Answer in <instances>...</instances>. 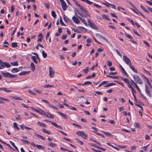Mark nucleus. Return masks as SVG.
I'll return each instance as SVG.
<instances>
[{"label":"nucleus","mask_w":152,"mask_h":152,"mask_svg":"<svg viewBox=\"0 0 152 152\" xmlns=\"http://www.w3.org/2000/svg\"><path fill=\"white\" fill-rule=\"evenodd\" d=\"M122 79L126 83L127 85L128 86V87L130 88L131 89L132 91V94L134 96V99L135 101H136L137 100V98L135 96L134 93H133V91H134L135 92H136L135 91L134 89L131 86V85L130 84V81L127 78H123Z\"/></svg>","instance_id":"1"},{"label":"nucleus","mask_w":152,"mask_h":152,"mask_svg":"<svg viewBox=\"0 0 152 152\" xmlns=\"http://www.w3.org/2000/svg\"><path fill=\"white\" fill-rule=\"evenodd\" d=\"M80 9L85 14V15H83L82 13H80L78 12V14L81 16L82 17L86 18L87 15H88L90 17H91V15H89L88 11L83 6H82Z\"/></svg>","instance_id":"2"},{"label":"nucleus","mask_w":152,"mask_h":152,"mask_svg":"<svg viewBox=\"0 0 152 152\" xmlns=\"http://www.w3.org/2000/svg\"><path fill=\"white\" fill-rule=\"evenodd\" d=\"M1 74L3 76L7 78H17L18 77L17 75H12L8 72H2Z\"/></svg>","instance_id":"3"},{"label":"nucleus","mask_w":152,"mask_h":152,"mask_svg":"<svg viewBox=\"0 0 152 152\" xmlns=\"http://www.w3.org/2000/svg\"><path fill=\"white\" fill-rule=\"evenodd\" d=\"M11 67L10 64L6 62H3L0 59V69L4 68L5 67L9 68Z\"/></svg>","instance_id":"4"},{"label":"nucleus","mask_w":152,"mask_h":152,"mask_svg":"<svg viewBox=\"0 0 152 152\" xmlns=\"http://www.w3.org/2000/svg\"><path fill=\"white\" fill-rule=\"evenodd\" d=\"M76 134L85 139H87L88 138L87 135L83 131H78L76 132Z\"/></svg>","instance_id":"5"},{"label":"nucleus","mask_w":152,"mask_h":152,"mask_svg":"<svg viewBox=\"0 0 152 152\" xmlns=\"http://www.w3.org/2000/svg\"><path fill=\"white\" fill-rule=\"evenodd\" d=\"M133 77L134 80L136 81L137 83L140 84L143 83L142 81L140 80V77L138 75H133Z\"/></svg>","instance_id":"6"},{"label":"nucleus","mask_w":152,"mask_h":152,"mask_svg":"<svg viewBox=\"0 0 152 152\" xmlns=\"http://www.w3.org/2000/svg\"><path fill=\"white\" fill-rule=\"evenodd\" d=\"M88 22L89 26L93 29L97 30L98 29V27L96 26L93 22H91L90 19H88Z\"/></svg>","instance_id":"7"},{"label":"nucleus","mask_w":152,"mask_h":152,"mask_svg":"<svg viewBox=\"0 0 152 152\" xmlns=\"http://www.w3.org/2000/svg\"><path fill=\"white\" fill-rule=\"evenodd\" d=\"M49 75L51 78H52L54 75L55 71L53 68L51 66L49 68Z\"/></svg>","instance_id":"8"},{"label":"nucleus","mask_w":152,"mask_h":152,"mask_svg":"<svg viewBox=\"0 0 152 152\" xmlns=\"http://www.w3.org/2000/svg\"><path fill=\"white\" fill-rule=\"evenodd\" d=\"M123 60L125 63L128 65H131V62L130 59L125 56H123Z\"/></svg>","instance_id":"9"},{"label":"nucleus","mask_w":152,"mask_h":152,"mask_svg":"<svg viewBox=\"0 0 152 152\" xmlns=\"http://www.w3.org/2000/svg\"><path fill=\"white\" fill-rule=\"evenodd\" d=\"M131 9L136 14H140L143 18H145V17L144 15L138 10L136 7L134 9L131 8Z\"/></svg>","instance_id":"10"},{"label":"nucleus","mask_w":152,"mask_h":152,"mask_svg":"<svg viewBox=\"0 0 152 152\" xmlns=\"http://www.w3.org/2000/svg\"><path fill=\"white\" fill-rule=\"evenodd\" d=\"M149 88L146 85H145V91L147 95L149 97H151V93L149 91Z\"/></svg>","instance_id":"11"},{"label":"nucleus","mask_w":152,"mask_h":152,"mask_svg":"<svg viewBox=\"0 0 152 152\" xmlns=\"http://www.w3.org/2000/svg\"><path fill=\"white\" fill-rule=\"evenodd\" d=\"M48 122L50 123L53 125L55 127L57 128H59L61 129H62V128L60 125H58L56 123L52 121H48Z\"/></svg>","instance_id":"12"},{"label":"nucleus","mask_w":152,"mask_h":152,"mask_svg":"<svg viewBox=\"0 0 152 152\" xmlns=\"http://www.w3.org/2000/svg\"><path fill=\"white\" fill-rule=\"evenodd\" d=\"M48 122L50 123L53 125L55 127L57 128H59L61 129H62V128L60 125H58L56 123L52 121H48Z\"/></svg>","instance_id":"13"},{"label":"nucleus","mask_w":152,"mask_h":152,"mask_svg":"<svg viewBox=\"0 0 152 152\" xmlns=\"http://www.w3.org/2000/svg\"><path fill=\"white\" fill-rule=\"evenodd\" d=\"M119 66L121 69V72L122 73H124V74L127 77H128V75L124 69L122 67V66L121 65L119 64Z\"/></svg>","instance_id":"14"},{"label":"nucleus","mask_w":152,"mask_h":152,"mask_svg":"<svg viewBox=\"0 0 152 152\" xmlns=\"http://www.w3.org/2000/svg\"><path fill=\"white\" fill-rule=\"evenodd\" d=\"M72 19L76 23L78 24L80 22V20H78V19L75 16H73L72 18Z\"/></svg>","instance_id":"15"},{"label":"nucleus","mask_w":152,"mask_h":152,"mask_svg":"<svg viewBox=\"0 0 152 152\" xmlns=\"http://www.w3.org/2000/svg\"><path fill=\"white\" fill-rule=\"evenodd\" d=\"M0 90H1L4 91L7 93H9L11 92V90H8L7 88H0Z\"/></svg>","instance_id":"16"},{"label":"nucleus","mask_w":152,"mask_h":152,"mask_svg":"<svg viewBox=\"0 0 152 152\" xmlns=\"http://www.w3.org/2000/svg\"><path fill=\"white\" fill-rule=\"evenodd\" d=\"M64 20L66 22H69L72 21V20L71 19H69L68 17L65 15H64Z\"/></svg>","instance_id":"17"},{"label":"nucleus","mask_w":152,"mask_h":152,"mask_svg":"<svg viewBox=\"0 0 152 152\" xmlns=\"http://www.w3.org/2000/svg\"><path fill=\"white\" fill-rule=\"evenodd\" d=\"M57 113L59 115H60L61 116L63 117L64 118L66 119H67V115H66L64 114V113H63L60 112L58 111V112H57Z\"/></svg>","instance_id":"18"},{"label":"nucleus","mask_w":152,"mask_h":152,"mask_svg":"<svg viewBox=\"0 0 152 152\" xmlns=\"http://www.w3.org/2000/svg\"><path fill=\"white\" fill-rule=\"evenodd\" d=\"M19 71H20L19 69L18 68H14L12 69L11 70V72H12L13 73H16V72H18Z\"/></svg>","instance_id":"19"},{"label":"nucleus","mask_w":152,"mask_h":152,"mask_svg":"<svg viewBox=\"0 0 152 152\" xmlns=\"http://www.w3.org/2000/svg\"><path fill=\"white\" fill-rule=\"evenodd\" d=\"M62 8L64 10H65L67 8V5L64 1L61 3Z\"/></svg>","instance_id":"20"},{"label":"nucleus","mask_w":152,"mask_h":152,"mask_svg":"<svg viewBox=\"0 0 152 152\" xmlns=\"http://www.w3.org/2000/svg\"><path fill=\"white\" fill-rule=\"evenodd\" d=\"M20 126V127L21 129L23 130V127L26 130H30L31 129V128L26 126L25 125H21Z\"/></svg>","instance_id":"21"},{"label":"nucleus","mask_w":152,"mask_h":152,"mask_svg":"<svg viewBox=\"0 0 152 152\" xmlns=\"http://www.w3.org/2000/svg\"><path fill=\"white\" fill-rule=\"evenodd\" d=\"M34 135L37 137L38 138H39V139H41L43 140H45V138L43 136H41L39 134H38L35 133Z\"/></svg>","instance_id":"22"},{"label":"nucleus","mask_w":152,"mask_h":152,"mask_svg":"<svg viewBox=\"0 0 152 152\" xmlns=\"http://www.w3.org/2000/svg\"><path fill=\"white\" fill-rule=\"evenodd\" d=\"M129 67L130 68L135 72L137 73L138 72L137 69L132 66L131 65H130Z\"/></svg>","instance_id":"23"},{"label":"nucleus","mask_w":152,"mask_h":152,"mask_svg":"<svg viewBox=\"0 0 152 152\" xmlns=\"http://www.w3.org/2000/svg\"><path fill=\"white\" fill-rule=\"evenodd\" d=\"M31 58L32 59L33 61L36 64L38 62H37V57L35 56H31Z\"/></svg>","instance_id":"24"},{"label":"nucleus","mask_w":152,"mask_h":152,"mask_svg":"<svg viewBox=\"0 0 152 152\" xmlns=\"http://www.w3.org/2000/svg\"><path fill=\"white\" fill-rule=\"evenodd\" d=\"M38 37H39V39L37 40V41L40 42H41L42 39V34L41 33L39 34Z\"/></svg>","instance_id":"25"},{"label":"nucleus","mask_w":152,"mask_h":152,"mask_svg":"<svg viewBox=\"0 0 152 152\" xmlns=\"http://www.w3.org/2000/svg\"><path fill=\"white\" fill-rule=\"evenodd\" d=\"M102 132L104 135H105L106 136H108L109 137H111L113 136V135H111V134L108 132H105L104 131H102Z\"/></svg>","instance_id":"26"},{"label":"nucleus","mask_w":152,"mask_h":152,"mask_svg":"<svg viewBox=\"0 0 152 152\" xmlns=\"http://www.w3.org/2000/svg\"><path fill=\"white\" fill-rule=\"evenodd\" d=\"M108 83V81H104L102 82L98 86V87H99L103 85L104 84H107Z\"/></svg>","instance_id":"27"},{"label":"nucleus","mask_w":152,"mask_h":152,"mask_svg":"<svg viewBox=\"0 0 152 152\" xmlns=\"http://www.w3.org/2000/svg\"><path fill=\"white\" fill-rule=\"evenodd\" d=\"M116 85L115 83H110L107 84V85L105 86L104 87H108L109 86H112L113 85Z\"/></svg>","instance_id":"28"},{"label":"nucleus","mask_w":152,"mask_h":152,"mask_svg":"<svg viewBox=\"0 0 152 152\" xmlns=\"http://www.w3.org/2000/svg\"><path fill=\"white\" fill-rule=\"evenodd\" d=\"M31 68L32 71H34L35 69V66L33 63L31 62Z\"/></svg>","instance_id":"29"},{"label":"nucleus","mask_w":152,"mask_h":152,"mask_svg":"<svg viewBox=\"0 0 152 152\" xmlns=\"http://www.w3.org/2000/svg\"><path fill=\"white\" fill-rule=\"evenodd\" d=\"M37 124L40 126L43 127H46V125L43 123L40 122H38Z\"/></svg>","instance_id":"30"},{"label":"nucleus","mask_w":152,"mask_h":152,"mask_svg":"<svg viewBox=\"0 0 152 152\" xmlns=\"http://www.w3.org/2000/svg\"><path fill=\"white\" fill-rule=\"evenodd\" d=\"M10 144L17 151H18V148L15 145V143L12 142V141H10Z\"/></svg>","instance_id":"31"},{"label":"nucleus","mask_w":152,"mask_h":152,"mask_svg":"<svg viewBox=\"0 0 152 152\" xmlns=\"http://www.w3.org/2000/svg\"><path fill=\"white\" fill-rule=\"evenodd\" d=\"M102 17L103 18H105V19L107 20H110L109 17H108V16L107 15H102Z\"/></svg>","instance_id":"32"},{"label":"nucleus","mask_w":152,"mask_h":152,"mask_svg":"<svg viewBox=\"0 0 152 152\" xmlns=\"http://www.w3.org/2000/svg\"><path fill=\"white\" fill-rule=\"evenodd\" d=\"M78 18H79V19H80L81 21L85 25H86L87 24V23H86V20L82 18H80V17H78Z\"/></svg>","instance_id":"33"},{"label":"nucleus","mask_w":152,"mask_h":152,"mask_svg":"<svg viewBox=\"0 0 152 152\" xmlns=\"http://www.w3.org/2000/svg\"><path fill=\"white\" fill-rule=\"evenodd\" d=\"M28 72L27 71H23L19 73V75H25L26 74H28Z\"/></svg>","instance_id":"34"},{"label":"nucleus","mask_w":152,"mask_h":152,"mask_svg":"<svg viewBox=\"0 0 152 152\" xmlns=\"http://www.w3.org/2000/svg\"><path fill=\"white\" fill-rule=\"evenodd\" d=\"M107 77H110L113 79H117L118 78V77L117 76H112L110 75H107Z\"/></svg>","instance_id":"35"},{"label":"nucleus","mask_w":152,"mask_h":152,"mask_svg":"<svg viewBox=\"0 0 152 152\" xmlns=\"http://www.w3.org/2000/svg\"><path fill=\"white\" fill-rule=\"evenodd\" d=\"M48 144L50 146L52 147H54L56 146V144H55V143H53L52 142H50V143H48Z\"/></svg>","instance_id":"36"},{"label":"nucleus","mask_w":152,"mask_h":152,"mask_svg":"<svg viewBox=\"0 0 152 152\" xmlns=\"http://www.w3.org/2000/svg\"><path fill=\"white\" fill-rule=\"evenodd\" d=\"M11 45L12 47L15 48L18 46L17 43L16 42H12L11 44Z\"/></svg>","instance_id":"37"},{"label":"nucleus","mask_w":152,"mask_h":152,"mask_svg":"<svg viewBox=\"0 0 152 152\" xmlns=\"http://www.w3.org/2000/svg\"><path fill=\"white\" fill-rule=\"evenodd\" d=\"M134 126L138 128H139L140 127V125L138 123L135 122L134 123Z\"/></svg>","instance_id":"38"},{"label":"nucleus","mask_w":152,"mask_h":152,"mask_svg":"<svg viewBox=\"0 0 152 152\" xmlns=\"http://www.w3.org/2000/svg\"><path fill=\"white\" fill-rule=\"evenodd\" d=\"M20 140L23 142V143L25 144H30V142L28 141L24 140L21 139Z\"/></svg>","instance_id":"39"},{"label":"nucleus","mask_w":152,"mask_h":152,"mask_svg":"<svg viewBox=\"0 0 152 152\" xmlns=\"http://www.w3.org/2000/svg\"><path fill=\"white\" fill-rule=\"evenodd\" d=\"M13 126L15 127V128L18 130H19L20 129V128L18 126L17 124L15 122L13 123Z\"/></svg>","instance_id":"40"},{"label":"nucleus","mask_w":152,"mask_h":152,"mask_svg":"<svg viewBox=\"0 0 152 152\" xmlns=\"http://www.w3.org/2000/svg\"><path fill=\"white\" fill-rule=\"evenodd\" d=\"M42 55L43 57L44 58H46V57H47V53H45L44 50H43L42 51Z\"/></svg>","instance_id":"41"},{"label":"nucleus","mask_w":152,"mask_h":152,"mask_svg":"<svg viewBox=\"0 0 152 152\" xmlns=\"http://www.w3.org/2000/svg\"><path fill=\"white\" fill-rule=\"evenodd\" d=\"M11 64L13 66H17L18 65V63L17 61H15L13 62H11Z\"/></svg>","instance_id":"42"},{"label":"nucleus","mask_w":152,"mask_h":152,"mask_svg":"<svg viewBox=\"0 0 152 152\" xmlns=\"http://www.w3.org/2000/svg\"><path fill=\"white\" fill-rule=\"evenodd\" d=\"M60 22L61 24L63 26H66V25L63 23L61 17H60Z\"/></svg>","instance_id":"43"},{"label":"nucleus","mask_w":152,"mask_h":152,"mask_svg":"<svg viewBox=\"0 0 152 152\" xmlns=\"http://www.w3.org/2000/svg\"><path fill=\"white\" fill-rule=\"evenodd\" d=\"M51 15L54 18H55L56 16L55 12L54 11H52L51 12Z\"/></svg>","instance_id":"44"},{"label":"nucleus","mask_w":152,"mask_h":152,"mask_svg":"<svg viewBox=\"0 0 152 152\" xmlns=\"http://www.w3.org/2000/svg\"><path fill=\"white\" fill-rule=\"evenodd\" d=\"M43 110H41V109H37V110H35V111H36L37 112L39 113L41 115L42 114V112Z\"/></svg>","instance_id":"45"},{"label":"nucleus","mask_w":152,"mask_h":152,"mask_svg":"<svg viewBox=\"0 0 152 152\" xmlns=\"http://www.w3.org/2000/svg\"><path fill=\"white\" fill-rule=\"evenodd\" d=\"M140 7H141V8H142V9L144 11H145V12H146L147 13H149V12L148 11H147L146 9L142 5H140Z\"/></svg>","instance_id":"46"},{"label":"nucleus","mask_w":152,"mask_h":152,"mask_svg":"<svg viewBox=\"0 0 152 152\" xmlns=\"http://www.w3.org/2000/svg\"><path fill=\"white\" fill-rule=\"evenodd\" d=\"M132 30H133V31L134 32V33L135 34H136V35H137V36H140V37H141V35H140V34H139L135 30H134V29H132Z\"/></svg>","instance_id":"47"},{"label":"nucleus","mask_w":152,"mask_h":152,"mask_svg":"<svg viewBox=\"0 0 152 152\" xmlns=\"http://www.w3.org/2000/svg\"><path fill=\"white\" fill-rule=\"evenodd\" d=\"M92 83L91 82L88 81L87 82H85L84 83L82 84L83 86H85V85H87V84H91Z\"/></svg>","instance_id":"48"},{"label":"nucleus","mask_w":152,"mask_h":152,"mask_svg":"<svg viewBox=\"0 0 152 152\" xmlns=\"http://www.w3.org/2000/svg\"><path fill=\"white\" fill-rule=\"evenodd\" d=\"M12 98L13 99H15V100H22V99L21 98H20L19 97H17L16 96H12Z\"/></svg>","instance_id":"49"},{"label":"nucleus","mask_w":152,"mask_h":152,"mask_svg":"<svg viewBox=\"0 0 152 152\" xmlns=\"http://www.w3.org/2000/svg\"><path fill=\"white\" fill-rule=\"evenodd\" d=\"M88 71V67H87L85 69L83 70V72H85V73H87Z\"/></svg>","instance_id":"50"},{"label":"nucleus","mask_w":152,"mask_h":152,"mask_svg":"<svg viewBox=\"0 0 152 152\" xmlns=\"http://www.w3.org/2000/svg\"><path fill=\"white\" fill-rule=\"evenodd\" d=\"M125 35L127 38H128L129 39H133V37L130 36L129 34H125Z\"/></svg>","instance_id":"51"},{"label":"nucleus","mask_w":152,"mask_h":152,"mask_svg":"<svg viewBox=\"0 0 152 152\" xmlns=\"http://www.w3.org/2000/svg\"><path fill=\"white\" fill-rule=\"evenodd\" d=\"M75 4L79 7L80 8L82 6L80 5L77 1L75 2Z\"/></svg>","instance_id":"52"},{"label":"nucleus","mask_w":152,"mask_h":152,"mask_svg":"<svg viewBox=\"0 0 152 152\" xmlns=\"http://www.w3.org/2000/svg\"><path fill=\"white\" fill-rule=\"evenodd\" d=\"M134 86H135L136 88L140 92H141V91H140V88H139V87H138V86H137V85L136 83H134Z\"/></svg>","instance_id":"53"},{"label":"nucleus","mask_w":152,"mask_h":152,"mask_svg":"<svg viewBox=\"0 0 152 152\" xmlns=\"http://www.w3.org/2000/svg\"><path fill=\"white\" fill-rule=\"evenodd\" d=\"M36 147H37L38 149H41L43 148L42 146L40 145H37Z\"/></svg>","instance_id":"54"},{"label":"nucleus","mask_w":152,"mask_h":152,"mask_svg":"<svg viewBox=\"0 0 152 152\" xmlns=\"http://www.w3.org/2000/svg\"><path fill=\"white\" fill-rule=\"evenodd\" d=\"M28 92L31 94H32V95H36V94L35 92H34L33 91H32L31 90H29L28 91Z\"/></svg>","instance_id":"55"},{"label":"nucleus","mask_w":152,"mask_h":152,"mask_svg":"<svg viewBox=\"0 0 152 152\" xmlns=\"http://www.w3.org/2000/svg\"><path fill=\"white\" fill-rule=\"evenodd\" d=\"M128 20L130 22H131L132 24L133 25H134V22L133 21V20L130 19V18H128Z\"/></svg>","instance_id":"56"},{"label":"nucleus","mask_w":152,"mask_h":152,"mask_svg":"<svg viewBox=\"0 0 152 152\" xmlns=\"http://www.w3.org/2000/svg\"><path fill=\"white\" fill-rule=\"evenodd\" d=\"M110 14L112 17H115V18H118V17L116 15H115L113 13H111Z\"/></svg>","instance_id":"57"},{"label":"nucleus","mask_w":152,"mask_h":152,"mask_svg":"<svg viewBox=\"0 0 152 152\" xmlns=\"http://www.w3.org/2000/svg\"><path fill=\"white\" fill-rule=\"evenodd\" d=\"M128 3L130 5L132 6V7L133 8H134L135 7L134 6V5L133 4L132 2L129 1Z\"/></svg>","instance_id":"58"},{"label":"nucleus","mask_w":152,"mask_h":152,"mask_svg":"<svg viewBox=\"0 0 152 152\" xmlns=\"http://www.w3.org/2000/svg\"><path fill=\"white\" fill-rule=\"evenodd\" d=\"M107 64L108 65L110 66H111L112 65V63L109 61H107Z\"/></svg>","instance_id":"59"},{"label":"nucleus","mask_w":152,"mask_h":152,"mask_svg":"<svg viewBox=\"0 0 152 152\" xmlns=\"http://www.w3.org/2000/svg\"><path fill=\"white\" fill-rule=\"evenodd\" d=\"M67 37V35L66 34L63 35L62 37L61 38L63 39H65Z\"/></svg>","instance_id":"60"},{"label":"nucleus","mask_w":152,"mask_h":152,"mask_svg":"<svg viewBox=\"0 0 152 152\" xmlns=\"http://www.w3.org/2000/svg\"><path fill=\"white\" fill-rule=\"evenodd\" d=\"M145 139L146 140H150V137L148 135H146L145 136Z\"/></svg>","instance_id":"61"},{"label":"nucleus","mask_w":152,"mask_h":152,"mask_svg":"<svg viewBox=\"0 0 152 152\" xmlns=\"http://www.w3.org/2000/svg\"><path fill=\"white\" fill-rule=\"evenodd\" d=\"M95 93L97 94L102 95L103 94V93L100 91H95Z\"/></svg>","instance_id":"62"},{"label":"nucleus","mask_w":152,"mask_h":152,"mask_svg":"<svg viewBox=\"0 0 152 152\" xmlns=\"http://www.w3.org/2000/svg\"><path fill=\"white\" fill-rule=\"evenodd\" d=\"M147 80H146V82L150 86H151V84L149 81V80L148 78H146Z\"/></svg>","instance_id":"63"},{"label":"nucleus","mask_w":152,"mask_h":152,"mask_svg":"<svg viewBox=\"0 0 152 152\" xmlns=\"http://www.w3.org/2000/svg\"><path fill=\"white\" fill-rule=\"evenodd\" d=\"M41 115H44L45 116L48 117V115L44 111H42V112Z\"/></svg>","instance_id":"64"}]
</instances>
